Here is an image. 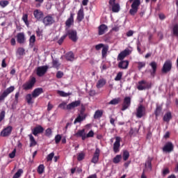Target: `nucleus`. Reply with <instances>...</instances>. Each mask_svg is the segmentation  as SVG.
Here are the masks:
<instances>
[{
    "label": "nucleus",
    "instance_id": "nucleus-47",
    "mask_svg": "<svg viewBox=\"0 0 178 178\" xmlns=\"http://www.w3.org/2000/svg\"><path fill=\"white\" fill-rule=\"evenodd\" d=\"M9 5V1L8 0H1L0 1V6L1 8H6Z\"/></svg>",
    "mask_w": 178,
    "mask_h": 178
},
{
    "label": "nucleus",
    "instance_id": "nucleus-36",
    "mask_svg": "<svg viewBox=\"0 0 178 178\" xmlns=\"http://www.w3.org/2000/svg\"><path fill=\"white\" fill-rule=\"evenodd\" d=\"M34 44H35V35H32L29 38V47L33 48L34 47Z\"/></svg>",
    "mask_w": 178,
    "mask_h": 178
},
{
    "label": "nucleus",
    "instance_id": "nucleus-22",
    "mask_svg": "<svg viewBox=\"0 0 178 178\" xmlns=\"http://www.w3.org/2000/svg\"><path fill=\"white\" fill-rule=\"evenodd\" d=\"M33 16L36 20L40 22L44 17V13L41 10L36 9L33 11Z\"/></svg>",
    "mask_w": 178,
    "mask_h": 178
},
{
    "label": "nucleus",
    "instance_id": "nucleus-63",
    "mask_svg": "<svg viewBox=\"0 0 178 178\" xmlns=\"http://www.w3.org/2000/svg\"><path fill=\"white\" fill-rule=\"evenodd\" d=\"M58 108H60V109H66V104L65 102L60 104Z\"/></svg>",
    "mask_w": 178,
    "mask_h": 178
},
{
    "label": "nucleus",
    "instance_id": "nucleus-35",
    "mask_svg": "<svg viewBox=\"0 0 178 178\" xmlns=\"http://www.w3.org/2000/svg\"><path fill=\"white\" fill-rule=\"evenodd\" d=\"M109 50V46H104L103 48H102V58H106V55L108 54V51Z\"/></svg>",
    "mask_w": 178,
    "mask_h": 178
},
{
    "label": "nucleus",
    "instance_id": "nucleus-49",
    "mask_svg": "<svg viewBox=\"0 0 178 178\" xmlns=\"http://www.w3.org/2000/svg\"><path fill=\"white\" fill-rule=\"evenodd\" d=\"M85 157H86V154H84V152L79 153L77 156V161L80 162L81 161H83V159H84Z\"/></svg>",
    "mask_w": 178,
    "mask_h": 178
},
{
    "label": "nucleus",
    "instance_id": "nucleus-37",
    "mask_svg": "<svg viewBox=\"0 0 178 178\" xmlns=\"http://www.w3.org/2000/svg\"><path fill=\"white\" fill-rule=\"evenodd\" d=\"M45 170V166L44 164H40L37 169V172L39 175H42Z\"/></svg>",
    "mask_w": 178,
    "mask_h": 178
},
{
    "label": "nucleus",
    "instance_id": "nucleus-39",
    "mask_svg": "<svg viewBox=\"0 0 178 178\" xmlns=\"http://www.w3.org/2000/svg\"><path fill=\"white\" fill-rule=\"evenodd\" d=\"M57 94L60 95V97H69L70 95H72V93H67L63 92V90H57Z\"/></svg>",
    "mask_w": 178,
    "mask_h": 178
},
{
    "label": "nucleus",
    "instance_id": "nucleus-54",
    "mask_svg": "<svg viewBox=\"0 0 178 178\" xmlns=\"http://www.w3.org/2000/svg\"><path fill=\"white\" fill-rule=\"evenodd\" d=\"M55 154L54 152L50 153L49 155L47 156V162H50V161H52Z\"/></svg>",
    "mask_w": 178,
    "mask_h": 178
},
{
    "label": "nucleus",
    "instance_id": "nucleus-27",
    "mask_svg": "<svg viewBox=\"0 0 178 178\" xmlns=\"http://www.w3.org/2000/svg\"><path fill=\"white\" fill-rule=\"evenodd\" d=\"M84 19V9L81 8L77 13L76 20L80 23Z\"/></svg>",
    "mask_w": 178,
    "mask_h": 178
},
{
    "label": "nucleus",
    "instance_id": "nucleus-25",
    "mask_svg": "<svg viewBox=\"0 0 178 178\" xmlns=\"http://www.w3.org/2000/svg\"><path fill=\"white\" fill-rule=\"evenodd\" d=\"M98 35H104V34L105 33H106V31H108V26L106 24H101L99 27H98Z\"/></svg>",
    "mask_w": 178,
    "mask_h": 178
},
{
    "label": "nucleus",
    "instance_id": "nucleus-8",
    "mask_svg": "<svg viewBox=\"0 0 178 178\" xmlns=\"http://www.w3.org/2000/svg\"><path fill=\"white\" fill-rule=\"evenodd\" d=\"M130 105H131V97H125L122 104L121 111H124L127 109H129V108H130Z\"/></svg>",
    "mask_w": 178,
    "mask_h": 178
},
{
    "label": "nucleus",
    "instance_id": "nucleus-43",
    "mask_svg": "<svg viewBox=\"0 0 178 178\" xmlns=\"http://www.w3.org/2000/svg\"><path fill=\"white\" fill-rule=\"evenodd\" d=\"M129 156H130V153H129V151L125 150L123 152L122 158H123L124 161H127V159H129Z\"/></svg>",
    "mask_w": 178,
    "mask_h": 178
},
{
    "label": "nucleus",
    "instance_id": "nucleus-20",
    "mask_svg": "<svg viewBox=\"0 0 178 178\" xmlns=\"http://www.w3.org/2000/svg\"><path fill=\"white\" fill-rule=\"evenodd\" d=\"M26 40V35H24V33L20 32L17 34V42L18 44H24Z\"/></svg>",
    "mask_w": 178,
    "mask_h": 178
},
{
    "label": "nucleus",
    "instance_id": "nucleus-17",
    "mask_svg": "<svg viewBox=\"0 0 178 178\" xmlns=\"http://www.w3.org/2000/svg\"><path fill=\"white\" fill-rule=\"evenodd\" d=\"M99 154H101V150L99 148L97 147L91 161L92 163H98V161H99Z\"/></svg>",
    "mask_w": 178,
    "mask_h": 178
},
{
    "label": "nucleus",
    "instance_id": "nucleus-60",
    "mask_svg": "<svg viewBox=\"0 0 178 178\" xmlns=\"http://www.w3.org/2000/svg\"><path fill=\"white\" fill-rule=\"evenodd\" d=\"M16 156V149H15L11 153L9 154V157L13 159Z\"/></svg>",
    "mask_w": 178,
    "mask_h": 178
},
{
    "label": "nucleus",
    "instance_id": "nucleus-18",
    "mask_svg": "<svg viewBox=\"0 0 178 178\" xmlns=\"http://www.w3.org/2000/svg\"><path fill=\"white\" fill-rule=\"evenodd\" d=\"M12 130H13V127L8 126L2 130L1 136H2V137H9V135L12 134Z\"/></svg>",
    "mask_w": 178,
    "mask_h": 178
},
{
    "label": "nucleus",
    "instance_id": "nucleus-40",
    "mask_svg": "<svg viewBox=\"0 0 178 178\" xmlns=\"http://www.w3.org/2000/svg\"><path fill=\"white\" fill-rule=\"evenodd\" d=\"M161 112H162V106H157L156 108V110L154 111V115L156 118L161 115Z\"/></svg>",
    "mask_w": 178,
    "mask_h": 178
},
{
    "label": "nucleus",
    "instance_id": "nucleus-61",
    "mask_svg": "<svg viewBox=\"0 0 178 178\" xmlns=\"http://www.w3.org/2000/svg\"><path fill=\"white\" fill-rule=\"evenodd\" d=\"M104 47H105V45H104V44L100 43V44H97V45L95 46V49H96L97 51H99V49H101V48L103 49Z\"/></svg>",
    "mask_w": 178,
    "mask_h": 178
},
{
    "label": "nucleus",
    "instance_id": "nucleus-38",
    "mask_svg": "<svg viewBox=\"0 0 178 178\" xmlns=\"http://www.w3.org/2000/svg\"><path fill=\"white\" fill-rule=\"evenodd\" d=\"M122 161V155L118 154L113 159V163H119Z\"/></svg>",
    "mask_w": 178,
    "mask_h": 178
},
{
    "label": "nucleus",
    "instance_id": "nucleus-53",
    "mask_svg": "<svg viewBox=\"0 0 178 178\" xmlns=\"http://www.w3.org/2000/svg\"><path fill=\"white\" fill-rule=\"evenodd\" d=\"M35 33H36V35L37 37H42V30L40 29V28H38V29L35 31Z\"/></svg>",
    "mask_w": 178,
    "mask_h": 178
},
{
    "label": "nucleus",
    "instance_id": "nucleus-42",
    "mask_svg": "<svg viewBox=\"0 0 178 178\" xmlns=\"http://www.w3.org/2000/svg\"><path fill=\"white\" fill-rule=\"evenodd\" d=\"M119 102H120V97L113 99L112 100L110 101V102L108 104H109V105H118V104H119Z\"/></svg>",
    "mask_w": 178,
    "mask_h": 178
},
{
    "label": "nucleus",
    "instance_id": "nucleus-5",
    "mask_svg": "<svg viewBox=\"0 0 178 178\" xmlns=\"http://www.w3.org/2000/svg\"><path fill=\"white\" fill-rule=\"evenodd\" d=\"M108 4L111 7L113 13H119L120 12V4L116 3V0H109Z\"/></svg>",
    "mask_w": 178,
    "mask_h": 178
},
{
    "label": "nucleus",
    "instance_id": "nucleus-4",
    "mask_svg": "<svg viewBox=\"0 0 178 178\" xmlns=\"http://www.w3.org/2000/svg\"><path fill=\"white\" fill-rule=\"evenodd\" d=\"M71 41H73V42H77V40H79V38L77 37V31L74 29H69L67 31V33L65 34Z\"/></svg>",
    "mask_w": 178,
    "mask_h": 178
},
{
    "label": "nucleus",
    "instance_id": "nucleus-10",
    "mask_svg": "<svg viewBox=\"0 0 178 178\" xmlns=\"http://www.w3.org/2000/svg\"><path fill=\"white\" fill-rule=\"evenodd\" d=\"M130 54H131V51L129 49H125L118 54L117 60H124V58H126V56H129Z\"/></svg>",
    "mask_w": 178,
    "mask_h": 178
},
{
    "label": "nucleus",
    "instance_id": "nucleus-15",
    "mask_svg": "<svg viewBox=\"0 0 178 178\" xmlns=\"http://www.w3.org/2000/svg\"><path fill=\"white\" fill-rule=\"evenodd\" d=\"M80 105H81V101L76 100L67 104L66 106V109L67 111H72V109H74V108H77V106H80Z\"/></svg>",
    "mask_w": 178,
    "mask_h": 178
},
{
    "label": "nucleus",
    "instance_id": "nucleus-23",
    "mask_svg": "<svg viewBox=\"0 0 178 178\" xmlns=\"http://www.w3.org/2000/svg\"><path fill=\"white\" fill-rule=\"evenodd\" d=\"M41 133H44V127L41 125H38L32 130V134L35 136H38V134H41Z\"/></svg>",
    "mask_w": 178,
    "mask_h": 178
},
{
    "label": "nucleus",
    "instance_id": "nucleus-14",
    "mask_svg": "<svg viewBox=\"0 0 178 178\" xmlns=\"http://www.w3.org/2000/svg\"><path fill=\"white\" fill-rule=\"evenodd\" d=\"M173 149H175V146L173 145V143H172V142L166 143L163 147V152L170 153L172 152Z\"/></svg>",
    "mask_w": 178,
    "mask_h": 178
},
{
    "label": "nucleus",
    "instance_id": "nucleus-34",
    "mask_svg": "<svg viewBox=\"0 0 178 178\" xmlns=\"http://www.w3.org/2000/svg\"><path fill=\"white\" fill-rule=\"evenodd\" d=\"M85 119H86V115H81L79 114L77 116V118L74 120V124H76V123H81V122H83V120H84Z\"/></svg>",
    "mask_w": 178,
    "mask_h": 178
},
{
    "label": "nucleus",
    "instance_id": "nucleus-21",
    "mask_svg": "<svg viewBox=\"0 0 178 178\" xmlns=\"http://www.w3.org/2000/svg\"><path fill=\"white\" fill-rule=\"evenodd\" d=\"M41 94H44V89L42 88H37L32 92L33 98H38Z\"/></svg>",
    "mask_w": 178,
    "mask_h": 178
},
{
    "label": "nucleus",
    "instance_id": "nucleus-7",
    "mask_svg": "<svg viewBox=\"0 0 178 178\" xmlns=\"http://www.w3.org/2000/svg\"><path fill=\"white\" fill-rule=\"evenodd\" d=\"M172 70V60H167L165 61L163 67L161 69L162 73L166 74V73H169Z\"/></svg>",
    "mask_w": 178,
    "mask_h": 178
},
{
    "label": "nucleus",
    "instance_id": "nucleus-6",
    "mask_svg": "<svg viewBox=\"0 0 178 178\" xmlns=\"http://www.w3.org/2000/svg\"><path fill=\"white\" fill-rule=\"evenodd\" d=\"M42 23L46 27L48 26H52V24L55 23V18H54L52 15H48L43 18Z\"/></svg>",
    "mask_w": 178,
    "mask_h": 178
},
{
    "label": "nucleus",
    "instance_id": "nucleus-31",
    "mask_svg": "<svg viewBox=\"0 0 178 178\" xmlns=\"http://www.w3.org/2000/svg\"><path fill=\"white\" fill-rule=\"evenodd\" d=\"M29 137L30 141L29 147H35V145H37V141H35V139L34 138V136H33V134H29Z\"/></svg>",
    "mask_w": 178,
    "mask_h": 178
},
{
    "label": "nucleus",
    "instance_id": "nucleus-41",
    "mask_svg": "<svg viewBox=\"0 0 178 178\" xmlns=\"http://www.w3.org/2000/svg\"><path fill=\"white\" fill-rule=\"evenodd\" d=\"M22 19L24 23H25L26 26H29V24H30V23L29 22V15L28 14H23Z\"/></svg>",
    "mask_w": 178,
    "mask_h": 178
},
{
    "label": "nucleus",
    "instance_id": "nucleus-32",
    "mask_svg": "<svg viewBox=\"0 0 178 178\" xmlns=\"http://www.w3.org/2000/svg\"><path fill=\"white\" fill-rule=\"evenodd\" d=\"M104 115V110H97L94 114V119H99Z\"/></svg>",
    "mask_w": 178,
    "mask_h": 178
},
{
    "label": "nucleus",
    "instance_id": "nucleus-1",
    "mask_svg": "<svg viewBox=\"0 0 178 178\" xmlns=\"http://www.w3.org/2000/svg\"><path fill=\"white\" fill-rule=\"evenodd\" d=\"M131 5V9L129 10V15L131 16H135L137 12H138V8L141 5V0H129Z\"/></svg>",
    "mask_w": 178,
    "mask_h": 178
},
{
    "label": "nucleus",
    "instance_id": "nucleus-48",
    "mask_svg": "<svg viewBox=\"0 0 178 178\" xmlns=\"http://www.w3.org/2000/svg\"><path fill=\"white\" fill-rule=\"evenodd\" d=\"M52 65H53V67H55L56 69H58V67L60 66L59 61H58V60H54V59H53L52 60Z\"/></svg>",
    "mask_w": 178,
    "mask_h": 178
},
{
    "label": "nucleus",
    "instance_id": "nucleus-52",
    "mask_svg": "<svg viewBox=\"0 0 178 178\" xmlns=\"http://www.w3.org/2000/svg\"><path fill=\"white\" fill-rule=\"evenodd\" d=\"M51 135H52V129H51V128L47 129L45 131V136H47V137H51Z\"/></svg>",
    "mask_w": 178,
    "mask_h": 178
},
{
    "label": "nucleus",
    "instance_id": "nucleus-56",
    "mask_svg": "<svg viewBox=\"0 0 178 178\" xmlns=\"http://www.w3.org/2000/svg\"><path fill=\"white\" fill-rule=\"evenodd\" d=\"M17 52H18V54H19L20 56L24 55V52H25L24 48H22V47L18 48Z\"/></svg>",
    "mask_w": 178,
    "mask_h": 178
},
{
    "label": "nucleus",
    "instance_id": "nucleus-29",
    "mask_svg": "<svg viewBox=\"0 0 178 178\" xmlns=\"http://www.w3.org/2000/svg\"><path fill=\"white\" fill-rule=\"evenodd\" d=\"M172 113L170 111H168L163 116V122H166L167 123H169L170 122V120L172 119Z\"/></svg>",
    "mask_w": 178,
    "mask_h": 178
},
{
    "label": "nucleus",
    "instance_id": "nucleus-30",
    "mask_svg": "<svg viewBox=\"0 0 178 178\" xmlns=\"http://www.w3.org/2000/svg\"><path fill=\"white\" fill-rule=\"evenodd\" d=\"M65 59L69 62H73V60H74V54L72 51L67 53L65 54Z\"/></svg>",
    "mask_w": 178,
    "mask_h": 178
},
{
    "label": "nucleus",
    "instance_id": "nucleus-26",
    "mask_svg": "<svg viewBox=\"0 0 178 178\" xmlns=\"http://www.w3.org/2000/svg\"><path fill=\"white\" fill-rule=\"evenodd\" d=\"M152 159H151V157H148L147 161L145 163V169H147V170H149V172H151V170H152Z\"/></svg>",
    "mask_w": 178,
    "mask_h": 178
},
{
    "label": "nucleus",
    "instance_id": "nucleus-33",
    "mask_svg": "<svg viewBox=\"0 0 178 178\" xmlns=\"http://www.w3.org/2000/svg\"><path fill=\"white\" fill-rule=\"evenodd\" d=\"M33 93L32 94H27L25 97V99L29 105L31 104H34V102H33Z\"/></svg>",
    "mask_w": 178,
    "mask_h": 178
},
{
    "label": "nucleus",
    "instance_id": "nucleus-55",
    "mask_svg": "<svg viewBox=\"0 0 178 178\" xmlns=\"http://www.w3.org/2000/svg\"><path fill=\"white\" fill-rule=\"evenodd\" d=\"M84 112H86V106H84V105L81 104L79 115H81V116H86V115H84Z\"/></svg>",
    "mask_w": 178,
    "mask_h": 178
},
{
    "label": "nucleus",
    "instance_id": "nucleus-46",
    "mask_svg": "<svg viewBox=\"0 0 178 178\" xmlns=\"http://www.w3.org/2000/svg\"><path fill=\"white\" fill-rule=\"evenodd\" d=\"M83 134H86V129L79 130L77 133L74 134L75 137H81Z\"/></svg>",
    "mask_w": 178,
    "mask_h": 178
},
{
    "label": "nucleus",
    "instance_id": "nucleus-59",
    "mask_svg": "<svg viewBox=\"0 0 178 178\" xmlns=\"http://www.w3.org/2000/svg\"><path fill=\"white\" fill-rule=\"evenodd\" d=\"M63 77V72L58 71L56 73V78L57 79H62Z\"/></svg>",
    "mask_w": 178,
    "mask_h": 178
},
{
    "label": "nucleus",
    "instance_id": "nucleus-11",
    "mask_svg": "<svg viewBox=\"0 0 178 178\" xmlns=\"http://www.w3.org/2000/svg\"><path fill=\"white\" fill-rule=\"evenodd\" d=\"M48 72V66L47 65H43L38 67L37 68L36 74L39 77H42Z\"/></svg>",
    "mask_w": 178,
    "mask_h": 178
},
{
    "label": "nucleus",
    "instance_id": "nucleus-62",
    "mask_svg": "<svg viewBox=\"0 0 178 178\" xmlns=\"http://www.w3.org/2000/svg\"><path fill=\"white\" fill-rule=\"evenodd\" d=\"M86 137H88V138H90L91 137H94V131L92 130L90 131L87 134H86Z\"/></svg>",
    "mask_w": 178,
    "mask_h": 178
},
{
    "label": "nucleus",
    "instance_id": "nucleus-3",
    "mask_svg": "<svg viewBox=\"0 0 178 178\" xmlns=\"http://www.w3.org/2000/svg\"><path fill=\"white\" fill-rule=\"evenodd\" d=\"M152 87V83L151 82H147L145 80H142L138 81V85L137 89L139 91H143L144 90H149Z\"/></svg>",
    "mask_w": 178,
    "mask_h": 178
},
{
    "label": "nucleus",
    "instance_id": "nucleus-9",
    "mask_svg": "<svg viewBox=\"0 0 178 178\" xmlns=\"http://www.w3.org/2000/svg\"><path fill=\"white\" fill-rule=\"evenodd\" d=\"M15 91V86H10L6 90H5L2 95H0V101H5V98L9 95V94H11V92H13Z\"/></svg>",
    "mask_w": 178,
    "mask_h": 178
},
{
    "label": "nucleus",
    "instance_id": "nucleus-13",
    "mask_svg": "<svg viewBox=\"0 0 178 178\" xmlns=\"http://www.w3.org/2000/svg\"><path fill=\"white\" fill-rule=\"evenodd\" d=\"M149 66H151L152 70H149V73L152 77H155V74H156V69H158V63L155 61H152L149 63Z\"/></svg>",
    "mask_w": 178,
    "mask_h": 178
},
{
    "label": "nucleus",
    "instance_id": "nucleus-2",
    "mask_svg": "<svg viewBox=\"0 0 178 178\" xmlns=\"http://www.w3.org/2000/svg\"><path fill=\"white\" fill-rule=\"evenodd\" d=\"M35 83H37V80L35 79V77L33 76L22 85V88L25 91L32 90L33 87L35 85Z\"/></svg>",
    "mask_w": 178,
    "mask_h": 178
},
{
    "label": "nucleus",
    "instance_id": "nucleus-19",
    "mask_svg": "<svg viewBox=\"0 0 178 178\" xmlns=\"http://www.w3.org/2000/svg\"><path fill=\"white\" fill-rule=\"evenodd\" d=\"M122 138L120 136L115 137V142L113 144V151L116 154L119 152V148H120V141Z\"/></svg>",
    "mask_w": 178,
    "mask_h": 178
},
{
    "label": "nucleus",
    "instance_id": "nucleus-44",
    "mask_svg": "<svg viewBox=\"0 0 178 178\" xmlns=\"http://www.w3.org/2000/svg\"><path fill=\"white\" fill-rule=\"evenodd\" d=\"M23 175V170L19 169L17 172L13 175V178H19Z\"/></svg>",
    "mask_w": 178,
    "mask_h": 178
},
{
    "label": "nucleus",
    "instance_id": "nucleus-57",
    "mask_svg": "<svg viewBox=\"0 0 178 178\" xmlns=\"http://www.w3.org/2000/svg\"><path fill=\"white\" fill-rule=\"evenodd\" d=\"M142 67H145V62H138V70H141Z\"/></svg>",
    "mask_w": 178,
    "mask_h": 178
},
{
    "label": "nucleus",
    "instance_id": "nucleus-16",
    "mask_svg": "<svg viewBox=\"0 0 178 178\" xmlns=\"http://www.w3.org/2000/svg\"><path fill=\"white\" fill-rule=\"evenodd\" d=\"M74 24V13H70V17L65 22V26L67 29H70Z\"/></svg>",
    "mask_w": 178,
    "mask_h": 178
},
{
    "label": "nucleus",
    "instance_id": "nucleus-50",
    "mask_svg": "<svg viewBox=\"0 0 178 178\" xmlns=\"http://www.w3.org/2000/svg\"><path fill=\"white\" fill-rule=\"evenodd\" d=\"M19 97H20V92L18 91L15 95V101L14 104H18L19 103Z\"/></svg>",
    "mask_w": 178,
    "mask_h": 178
},
{
    "label": "nucleus",
    "instance_id": "nucleus-28",
    "mask_svg": "<svg viewBox=\"0 0 178 178\" xmlns=\"http://www.w3.org/2000/svg\"><path fill=\"white\" fill-rule=\"evenodd\" d=\"M105 84H106V79L102 78L98 80L96 87L97 88H102Z\"/></svg>",
    "mask_w": 178,
    "mask_h": 178
},
{
    "label": "nucleus",
    "instance_id": "nucleus-12",
    "mask_svg": "<svg viewBox=\"0 0 178 178\" xmlns=\"http://www.w3.org/2000/svg\"><path fill=\"white\" fill-rule=\"evenodd\" d=\"M145 115V107L140 104L136 109V118L141 119Z\"/></svg>",
    "mask_w": 178,
    "mask_h": 178
},
{
    "label": "nucleus",
    "instance_id": "nucleus-45",
    "mask_svg": "<svg viewBox=\"0 0 178 178\" xmlns=\"http://www.w3.org/2000/svg\"><path fill=\"white\" fill-rule=\"evenodd\" d=\"M122 77H123V72H119L115 77L114 80L115 81H120V80H122Z\"/></svg>",
    "mask_w": 178,
    "mask_h": 178
},
{
    "label": "nucleus",
    "instance_id": "nucleus-24",
    "mask_svg": "<svg viewBox=\"0 0 178 178\" xmlns=\"http://www.w3.org/2000/svg\"><path fill=\"white\" fill-rule=\"evenodd\" d=\"M129 60H122L120 63H118L119 69H122V70H125L129 67Z\"/></svg>",
    "mask_w": 178,
    "mask_h": 178
},
{
    "label": "nucleus",
    "instance_id": "nucleus-64",
    "mask_svg": "<svg viewBox=\"0 0 178 178\" xmlns=\"http://www.w3.org/2000/svg\"><path fill=\"white\" fill-rule=\"evenodd\" d=\"M133 34H134V31L130 30L127 32V37H133Z\"/></svg>",
    "mask_w": 178,
    "mask_h": 178
},
{
    "label": "nucleus",
    "instance_id": "nucleus-51",
    "mask_svg": "<svg viewBox=\"0 0 178 178\" xmlns=\"http://www.w3.org/2000/svg\"><path fill=\"white\" fill-rule=\"evenodd\" d=\"M54 140L56 144H59V143H60V140H62V136H60V134L56 135L54 138Z\"/></svg>",
    "mask_w": 178,
    "mask_h": 178
},
{
    "label": "nucleus",
    "instance_id": "nucleus-58",
    "mask_svg": "<svg viewBox=\"0 0 178 178\" xmlns=\"http://www.w3.org/2000/svg\"><path fill=\"white\" fill-rule=\"evenodd\" d=\"M66 35H63L58 41V44L59 45H62V44H63V41H65V38H66Z\"/></svg>",
    "mask_w": 178,
    "mask_h": 178
}]
</instances>
